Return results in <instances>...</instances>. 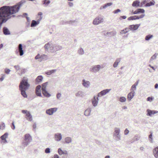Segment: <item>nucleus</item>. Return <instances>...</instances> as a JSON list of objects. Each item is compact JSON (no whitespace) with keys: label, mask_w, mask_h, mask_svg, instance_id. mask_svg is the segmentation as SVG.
I'll use <instances>...</instances> for the list:
<instances>
[{"label":"nucleus","mask_w":158,"mask_h":158,"mask_svg":"<svg viewBox=\"0 0 158 158\" xmlns=\"http://www.w3.org/2000/svg\"><path fill=\"white\" fill-rule=\"evenodd\" d=\"M20 5H15L11 6H4L1 7V26L9 18V16L18 12Z\"/></svg>","instance_id":"nucleus-1"},{"label":"nucleus","mask_w":158,"mask_h":158,"mask_svg":"<svg viewBox=\"0 0 158 158\" xmlns=\"http://www.w3.org/2000/svg\"><path fill=\"white\" fill-rule=\"evenodd\" d=\"M28 81L27 78L26 77H24L20 82L19 85V89L21 92V95L24 98H27V97L26 91L28 89L30 86Z\"/></svg>","instance_id":"nucleus-2"},{"label":"nucleus","mask_w":158,"mask_h":158,"mask_svg":"<svg viewBox=\"0 0 158 158\" xmlns=\"http://www.w3.org/2000/svg\"><path fill=\"white\" fill-rule=\"evenodd\" d=\"M32 140V137L29 134H26L24 136V140L23 142V145L26 147L28 145Z\"/></svg>","instance_id":"nucleus-3"},{"label":"nucleus","mask_w":158,"mask_h":158,"mask_svg":"<svg viewBox=\"0 0 158 158\" xmlns=\"http://www.w3.org/2000/svg\"><path fill=\"white\" fill-rule=\"evenodd\" d=\"M104 68V67L100 65H95L91 67L89 70L90 72L93 73H96L99 70Z\"/></svg>","instance_id":"nucleus-4"},{"label":"nucleus","mask_w":158,"mask_h":158,"mask_svg":"<svg viewBox=\"0 0 158 158\" xmlns=\"http://www.w3.org/2000/svg\"><path fill=\"white\" fill-rule=\"evenodd\" d=\"M120 132V129L119 128L116 127L114 128L113 133V137L117 141L120 140L121 139Z\"/></svg>","instance_id":"nucleus-5"},{"label":"nucleus","mask_w":158,"mask_h":158,"mask_svg":"<svg viewBox=\"0 0 158 158\" xmlns=\"http://www.w3.org/2000/svg\"><path fill=\"white\" fill-rule=\"evenodd\" d=\"M104 22V19L102 16H98L94 18L93 21V24L97 25Z\"/></svg>","instance_id":"nucleus-6"},{"label":"nucleus","mask_w":158,"mask_h":158,"mask_svg":"<svg viewBox=\"0 0 158 158\" xmlns=\"http://www.w3.org/2000/svg\"><path fill=\"white\" fill-rule=\"evenodd\" d=\"M22 112L25 114V117L27 120L31 121L33 120L32 117L30 112L26 110H23Z\"/></svg>","instance_id":"nucleus-7"},{"label":"nucleus","mask_w":158,"mask_h":158,"mask_svg":"<svg viewBox=\"0 0 158 158\" xmlns=\"http://www.w3.org/2000/svg\"><path fill=\"white\" fill-rule=\"evenodd\" d=\"M136 90L131 88L130 89V92L127 95V99L128 101H130L133 98L135 95V91Z\"/></svg>","instance_id":"nucleus-8"},{"label":"nucleus","mask_w":158,"mask_h":158,"mask_svg":"<svg viewBox=\"0 0 158 158\" xmlns=\"http://www.w3.org/2000/svg\"><path fill=\"white\" fill-rule=\"evenodd\" d=\"M62 135L60 133H56L54 134L53 139L56 142H59L62 139Z\"/></svg>","instance_id":"nucleus-9"},{"label":"nucleus","mask_w":158,"mask_h":158,"mask_svg":"<svg viewBox=\"0 0 158 158\" xmlns=\"http://www.w3.org/2000/svg\"><path fill=\"white\" fill-rule=\"evenodd\" d=\"M54 44L52 42H50L46 44L44 48L47 51H49L51 52Z\"/></svg>","instance_id":"nucleus-10"},{"label":"nucleus","mask_w":158,"mask_h":158,"mask_svg":"<svg viewBox=\"0 0 158 158\" xmlns=\"http://www.w3.org/2000/svg\"><path fill=\"white\" fill-rule=\"evenodd\" d=\"M145 16V14H142L140 16H131L127 19V20H135L137 19H142Z\"/></svg>","instance_id":"nucleus-11"},{"label":"nucleus","mask_w":158,"mask_h":158,"mask_svg":"<svg viewBox=\"0 0 158 158\" xmlns=\"http://www.w3.org/2000/svg\"><path fill=\"white\" fill-rule=\"evenodd\" d=\"M99 97H97L96 96H94L92 98L91 100L92 104L94 107H96L97 106L99 101L98 98Z\"/></svg>","instance_id":"nucleus-12"},{"label":"nucleus","mask_w":158,"mask_h":158,"mask_svg":"<svg viewBox=\"0 0 158 158\" xmlns=\"http://www.w3.org/2000/svg\"><path fill=\"white\" fill-rule=\"evenodd\" d=\"M111 90V89H104L98 94L97 96L98 97H101L102 96H104L108 93Z\"/></svg>","instance_id":"nucleus-13"},{"label":"nucleus","mask_w":158,"mask_h":158,"mask_svg":"<svg viewBox=\"0 0 158 158\" xmlns=\"http://www.w3.org/2000/svg\"><path fill=\"white\" fill-rule=\"evenodd\" d=\"M62 48V46L54 44L51 52H55L57 51L61 50Z\"/></svg>","instance_id":"nucleus-14"},{"label":"nucleus","mask_w":158,"mask_h":158,"mask_svg":"<svg viewBox=\"0 0 158 158\" xmlns=\"http://www.w3.org/2000/svg\"><path fill=\"white\" fill-rule=\"evenodd\" d=\"M57 108H53L47 110L46 111V113L50 115H52L54 113L56 112L57 110Z\"/></svg>","instance_id":"nucleus-15"},{"label":"nucleus","mask_w":158,"mask_h":158,"mask_svg":"<svg viewBox=\"0 0 158 158\" xmlns=\"http://www.w3.org/2000/svg\"><path fill=\"white\" fill-rule=\"evenodd\" d=\"M19 53L20 56H23L24 53L23 50L22 48V45L21 44H19L18 47V50L16 51V53L18 54Z\"/></svg>","instance_id":"nucleus-16"},{"label":"nucleus","mask_w":158,"mask_h":158,"mask_svg":"<svg viewBox=\"0 0 158 158\" xmlns=\"http://www.w3.org/2000/svg\"><path fill=\"white\" fill-rule=\"evenodd\" d=\"M58 152L60 156L64 155L67 156L68 155V152L66 150H62L61 148H59L58 149Z\"/></svg>","instance_id":"nucleus-17"},{"label":"nucleus","mask_w":158,"mask_h":158,"mask_svg":"<svg viewBox=\"0 0 158 158\" xmlns=\"http://www.w3.org/2000/svg\"><path fill=\"white\" fill-rule=\"evenodd\" d=\"M82 84L84 87L86 88L89 87L91 85L89 81L84 79L82 80Z\"/></svg>","instance_id":"nucleus-18"},{"label":"nucleus","mask_w":158,"mask_h":158,"mask_svg":"<svg viewBox=\"0 0 158 158\" xmlns=\"http://www.w3.org/2000/svg\"><path fill=\"white\" fill-rule=\"evenodd\" d=\"M146 112H147L146 114L147 115L150 116V117H152L154 114L157 113H158V111H157L155 110H151L149 109H148L147 110Z\"/></svg>","instance_id":"nucleus-19"},{"label":"nucleus","mask_w":158,"mask_h":158,"mask_svg":"<svg viewBox=\"0 0 158 158\" xmlns=\"http://www.w3.org/2000/svg\"><path fill=\"white\" fill-rule=\"evenodd\" d=\"M41 86L40 85L37 86L35 89V93L37 96L42 97L41 92Z\"/></svg>","instance_id":"nucleus-20"},{"label":"nucleus","mask_w":158,"mask_h":158,"mask_svg":"<svg viewBox=\"0 0 158 158\" xmlns=\"http://www.w3.org/2000/svg\"><path fill=\"white\" fill-rule=\"evenodd\" d=\"M8 134L7 133H6L3 135L1 137L2 139V143H7L6 138L8 137Z\"/></svg>","instance_id":"nucleus-21"},{"label":"nucleus","mask_w":158,"mask_h":158,"mask_svg":"<svg viewBox=\"0 0 158 158\" xmlns=\"http://www.w3.org/2000/svg\"><path fill=\"white\" fill-rule=\"evenodd\" d=\"M140 24H138L136 25H132L129 26V31H134L137 30L140 26Z\"/></svg>","instance_id":"nucleus-22"},{"label":"nucleus","mask_w":158,"mask_h":158,"mask_svg":"<svg viewBox=\"0 0 158 158\" xmlns=\"http://www.w3.org/2000/svg\"><path fill=\"white\" fill-rule=\"evenodd\" d=\"M145 10L143 9L139 8L137 9L134 12H133V14H137L139 13H142V14H144Z\"/></svg>","instance_id":"nucleus-23"},{"label":"nucleus","mask_w":158,"mask_h":158,"mask_svg":"<svg viewBox=\"0 0 158 158\" xmlns=\"http://www.w3.org/2000/svg\"><path fill=\"white\" fill-rule=\"evenodd\" d=\"M153 154L155 158H158V146L153 148L152 151Z\"/></svg>","instance_id":"nucleus-24"},{"label":"nucleus","mask_w":158,"mask_h":158,"mask_svg":"<svg viewBox=\"0 0 158 158\" xmlns=\"http://www.w3.org/2000/svg\"><path fill=\"white\" fill-rule=\"evenodd\" d=\"M85 95L84 93L81 90L77 91L75 94L76 97H82Z\"/></svg>","instance_id":"nucleus-25"},{"label":"nucleus","mask_w":158,"mask_h":158,"mask_svg":"<svg viewBox=\"0 0 158 158\" xmlns=\"http://www.w3.org/2000/svg\"><path fill=\"white\" fill-rule=\"evenodd\" d=\"M43 80V77L42 76L40 75L38 76L35 80V83L39 84L41 83Z\"/></svg>","instance_id":"nucleus-26"},{"label":"nucleus","mask_w":158,"mask_h":158,"mask_svg":"<svg viewBox=\"0 0 158 158\" xmlns=\"http://www.w3.org/2000/svg\"><path fill=\"white\" fill-rule=\"evenodd\" d=\"M140 2L139 0H136L134 1L132 4L133 7L137 8L140 7Z\"/></svg>","instance_id":"nucleus-27"},{"label":"nucleus","mask_w":158,"mask_h":158,"mask_svg":"<svg viewBox=\"0 0 158 158\" xmlns=\"http://www.w3.org/2000/svg\"><path fill=\"white\" fill-rule=\"evenodd\" d=\"M113 4V3L112 2H109L108 3H106L105 4H104L103 6H101L100 8V10H102V9H106L108 7L112 5Z\"/></svg>","instance_id":"nucleus-28"},{"label":"nucleus","mask_w":158,"mask_h":158,"mask_svg":"<svg viewBox=\"0 0 158 158\" xmlns=\"http://www.w3.org/2000/svg\"><path fill=\"white\" fill-rule=\"evenodd\" d=\"M121 58H117L116 59L115 61L113 64V67L116 68L117 67L118 64L120 62L121 60Z\"/></svg>","instance_id":"nucleus-29"},{"label":"nucleus","mask_w":158,"mask_h":158,"mask_svg":"<svg viewBox=\"0 0 158 158\" xmlns=\"http://www.w3.org/2000/svg\"><path fill=\"white\" fill-rule=\"evenodd\" d=\"M65 143L67 144L71 143L72 142V138L70 137H66L64 139Z\"/></svg>","instance_id":"nucleus-30"},{"label":"nucleus","mask_w":158,"mask_h":158,"mask_svg":"<svg viewBox=\"0 0 158 158\" xmlns=\"http://www.w3.org/2000/svg\"><path fill=\"white\" fill-rule=\"evenodd\" d=\"M116 32L114 31L110 32H105L104 33V35L106 36H112L114 35H115L116 34Z\"/></svg>","instance_id":"nucleus-31"},{"label":"nucleus","mask_w":158,"mask_h":158,"mask_svg":"<svg viewBox=\"0 0 158 158\" xmlns=\"http://www.w3.org/2000/svg\"><path fill=\"white\" fill-rule=\"evenodd\" d=\"M40 22L39 21L37 20L36 21L35 20H33L32 21L31 23V27H34L36 26L40 23Z\"/></svg>","instance_id":"nucleus-32"},{"label":"nucleus","mask_w":158,"mask_h":158,"mask_svg":"<svg viewBox=\"0 0 158 158\" xmlns=\"http://www.w3.org/2000/svg\"><path fill=\"white\" fill-rule=\"evenodd\" d=\"M3 32L6 35H9L10 34L9 30L6 27H4L3 29Z\"/></svg>","instance_id":"nucleus-33"},{"label":"nucleus","mask_w":158,"mask_h":158,"mask_svg":"<svg viewBox=\"0 0 158 158\" xmlns=\"http://www.w3.org/2000/svg\"><path fill=\"white\" fill-rule=\"evenodd\" d=\"M129 31V29L128 27H126L124 29L121 30L120 32L121 35H123L126 34Z\"/></svg>","instance_id":"nucleus-34"},{"label":"nucleus","mask_w":158,"mask_h":158,"mask_svg":"<svg viewBox=\"0 0 158 158\" xmlns=\"http://www.w3.org/2000/svg\"><path fill=\"white\" fill-rule=\"evenodd\" d=\"M42 15L43 13L41 12H39L38 13L36 17L37 20L39 21L40 22L43 18Z\"/></svg>","instance_id":"nucleus-35"},{"label":"nucleus","mask_w":158,"mask_h":158,"mask_svg":"<svg viewBox=\"0 0 158 158\" xmlns=\"http://www.w3.org/2000/svg\"><path fill=\"white\" fill-rule=\"evenodd\" d=\"M91 111L90 108H88L85 111V115L87 116H89L90 115Z\"/></svg>","instance_id":"nucleus-36"},{"label":"nucleus","mask_w":158,"mask_h":158,"mask_svg":"<svg viewBox=\"0 0 158 158\" xmlns=\"http://www.w3.org/2000/svg\"><path fill=\"white\" fill-rule=\"evenodd\" d=\"M77 53L79 55H83L84 54V49L81 47L79 48L77 51Z\"/></svg>","instance_id":"nucleus-37"},{"label":"nucleus","mask_w":158,"mask_h":158,"mask_svg":"<svg viewBox=\"0 0 158 158\" xmlns=\"http://www.w3.org/2000/svg\"><path fill=\"white\" fill-rule=\"evenodd\" d=\"M42 94L46 97H49L51 95L46 90L42 91Z\"/></svg>","instance_id":"nucleus-38"},{"label":"nucleus","mask_w":158,"mask_h":158,"mask_svg":"<svg viewBox=\"0 0 158 158\" xmlns=\"http://www.w3.org/2000/svg\"><path fill=\"white\" fill-rule=\"evenodd\" d=\"M48 85V82H46L42 84V91L46 90V87Z\"/></svg>","instance_id":"nucleus-39"},{"label":"nucleus","mask_w":158,"mask_h":158,"mask_svg":"<svg viewBox=\"0 0 158 158\" xmlns=\"http://www.w3.org/2000/svg\"><path fill=\"white\" fill-rule=\"evenodd\" d=\"M43 4L45 6H48L49 4L50 3V1L49 0H44L42 1Z\"/></svg>","instance_id":"nucleus-40"},{"label":"nucleus","mask_w":158,"mask_h":158,"mask_svg":"<svg viewBox=\"0 0 158 158\" xmlns=\"http://www.w3.org/2000/svg\"><path fill=\"white\" fill-rule=\"evenodd\" d=\"M153 37V35H147L145 37V40L146 41H149L151 39H152Z\"/></svg>","instance_id":"nucleus-41"},{"label":"nucleus","mask_w":158,"mask_h":158,"mask_svg":"<svg viewBox=\"0 0 158 158\" xmlns=\"http://www.w3.org/2000/svg\"><path fill=\"white\" fill-rule=\"evenodd\" d=\"M119 100L121 102H124L126 101V98L123 96L119 98Z\"/></svg>","instance_id":"nucleus-42"},{"label":"nucleus","mask_w":158,"mask_h":158,"mask_svg":"<svg viewBox=\"0 0 158 158\" xmlns=\"http://www.w3.org/2000/svg\"><path fill=\"white\" fill-rule=\"evenodd\" d=\"M56 71V69H53L50 70L46 73V74L48 75H50L52 73H55Z\"/></svg>","instance_id":"nucleus-43"},{"label":"nucleus","mask_w":158,"mask_h":158,"mask_svg":"<svg viewBox=\"0 0 158 158\" xmlns=\"http://www.w3.org/2000/svg\"><path fill=\"white\" fill-rule=\"evenodd\" d=\"M47 59V56L46 55H40V61H41L43 60H46Z\"/></svg>","instance_id":"nucleus-44"},{"label":"nucleus","mask_w":158,"mask_h":158,"mask_svg":"<svg viewBox=\"0 0 158 158\" xmlns=\"http://www.w3.org/2000/svg\"><path fill=\"white\" fill-rule=\"evenodd\" d=\"M155 4V2L154 1L151 2H149L146 3L145 6L146 7L154 5Z\"/></svg>","instance_id":"nucleus-45"},{"label":"nucleus","mask_w":158,"mask_h":158,"mask_svg":"<svg viewBox=\"0 0 158 158\" xmlns=\"http://www.w3.org/2000/svg\"><path fill=\"white\" fill-rule=\"evenodd\" d=\"M138 83L139 81H137L136 83H135L134 84L132 85L131 88L133 89H134L136 90V86L138 85Z\"/></svg>","instance_id":"nucleus-46"},{"label":"nucleus","mask_w":158,"mask_h":158,"mask_svg":"<svg viewBox=\"0 0 158 158\" xmlns=\"http://www.w3.org/2000/svg\"><path fill=\"white\" fill-rule=\"evenodd\" d=\"M140 137L138 135H135L133 138V139L135 141H137L139 140L140 139Z\"/></svg>","instance_id":"nucleus-47"},{"label":"nucleus","mask_w":158,"mask_h":158,"mask_svg":"<svg viewBox=\"0 0 158 158\" xmlns=\"http://www.w3.org/2000/svg\"><path fill=\"white\" fill-rule=\"evenodd\" d=\"M146 2H147V1L146 0L143 1L141 2H140V7H143L144 5L146 4Z\"/></svg>","instance_id":"nucleus-48"},{"label":"nucleus","mask_w":158,"mask_h":158,"mask_svg":"<svg viewBox=\"0 0 158 158\" xmlns=\"http://www.w3.org/2000/svg\"><path fill=\"white\" fill-rule=\"evenodd\" d=\"M157 56V54H154L151 57L150 61H152L153 60H155L156 59Z\"/></svg>","instance_id":"nucleus-49"},{"label":"nucleus","mask_w":158,"mask_h":158,"mask_svg":"<svg viewBox=\"0 0 158 158\" xmlns=\"http://www.w3.org/2000/svg\"><path fill=\"white\" fill-rule=\"evenodd\" d=\"M56 98L58 100H60L61 97V94L60 93H58L56 95Z\"/></svg>","instance_id":"nucleus-50"},{"label":"nucleus","mask_w":158,"mask_h":158,"mask_svg":"<svg viewBox=\"0 0 158 158\" xmlns=\"http://www.w3.org/2000/svg\"><path fill=\"white\" fill-rule=\"evenodd\" d=\"M154 98L153 97H148L147 99V100L148 101L151 102L153 101Z\"/></svg>","instance_id":"nucleus-51"},{"label":"nucleus","mask_w":158,"mask_h":158,"mask_svg":"<svg viewBox=\"0 0 158 158\" xmlns=\"http://www.w3.org/2000/svg\"><path fill=\"white\" fill-rule=\"evenodd\" d=\"M10 71V70L6 68L4 69L5 73L7 74H9Z\"/></svg>","instance_id":"nucleus-52"},{"label":"nucleus","mask_w":158,"mask_h":158,"mask_svg":"<svg viewBox=\"0 0 158 158\" xmlns=\"http://www.w3.org/2000/svg\"><path fill=\"white\" fill-rule=\"evenodd\" d=\"M129 131L127 128H126L124 131V135H127L129 133Z\"/></svg>","instance_id":"nucleus-53"},{"label":"nucleus","mask_w":158,"mask_h":158,"mask_svg":"<svg viewBox=\"0 0 158 158\" xmlns=\"http://www.w3.org/2000/svg\"><path fill=\"white\" fill-rule=\"evenodd\" d=\"M35 59L36 60H39V61L40 60V54H38L35 57Z\"/></svg>","instance_id":"nucleus-54"},{"label":"nucleus","mask_w":158,"mask_h":158,"mask_svg":"<svg viewBox=\"0 0 158 158\" xmlns=\"http://www.w3.org/2000/svg\"><path fill=\"white\" fill-rule=\"evenodd\" d=\"M6 77V75L5 74H2L1 77V81H3Z\"/></svg>","instance_id":"nucleus-55"},{"label":"nucleus","mask_w":158,"mask_h":158,"mask_svg":"<svg viewBox=\"0 0 158 158\" xmlns=\"http://www.w3.org/2000/svg\"><path fill=\"white\" fill-rule=\"evenodd\" d=\"M45 152L46 153H49L50 152V149L49 148H47L45 150Z\"/></svg>","instance_id":"nucleus-56"},{"label":"nucleus","mask_w":158,"mask_h":158,"mask_svg":"<svg viewBox=\"0 0 158 158\" xmlns=\"http://www.w3.org/2000/svg\"><path fill=\"white\" fill-rule=\"evenodd\" d=\"M121 12V10L119 9H118L116 10H114L113 11V13L114 14H116L118 12Z\"/></svg>","instance_id":"nucleus-57"},{"label":"nucleus","mask_w":158,"mask_h":158,"mask_svg":"<svg viewBox=\"0 0 158 158\" xmlns=\"http://www.w3.org/2000/svg\"><path fill=\"white\" fill-rule=\"evenodd\" d=\"M68 5L69 7H72L73 6V3L71 2H68Z\"/></svg>","instance_id":"nucleus-58"},{"label":"nucleus","mask_w":158,"mask_h":158,"mask_svg":"<svg viewBox=\"0 0 158 158\" xmlns=\"http://www.w3.org/2000/svg\"><path fill=\"white\" fill-rule=\"evenodd\" d=\"M14 67L15 69L17 71L20 69V66L18 65H15L14 66Z\"/></svg>","instance_id":"nucleus-59"},{"label":"nucleus","mask_w":158,"mask_h":158,"mask_svg":"<svg viewBox=\"0 0 158 158\" xmlns=\"http://www.w3.org/2000/svg\"><path fill=\"white\" fill-rule=\"evenodd\" d=\"M11 128L13 130L15 129V126L14 124V122H13L12 123V126H11Z\"/></svg>","instance_id":"nucleus-60"},{"label":"nucleus","mask_w":158,"mask_h":158,"mask_svg":"<svg viewBox=\"0 0 158 158\" xmlns=\"http://www.w3.org/2000/svg\"><path fill=\"white\" fill-rule=\"evenodd\" d=\"M32 127H33V129L34 130H35L36 129V125L35 123H34L33 124Z\"/></svg>","instance_id":"nucleus-61"},{"label":"nucleus","mask_w":158,"mask_h":158,"mask_svg":"<svg viewBox=\"0 0 158 158\" xmlns=\"http://www.w3.org/2000/svg\"><path fill=\"white\" fill-rule=\"evenodd\" d=\"M54 158H60L59 156L56 154H55L53 156Z\"/></svg>","instance_id":"nucleus-62"},{"label":"nucleus","mask_w":158,"mask_h":158,"mask_svg":"<svg viewBox=\"0 0 158 158\" xmlns=\"http://www.w3.org/2000/svg\"><path fill=\"white\" fill-rule=\"evenodd\" d=\"M155 88L157 89L158 88V84L156 83L155 85Z\"/></svg>","instance_id":"nucleus-63"},{"label":"nucleus","mask_w":158,"mask_h":158,"mask_svg":"<svg viewBox=\"0 0 158 158\" xmlns=\"http://www.w3.org/2000/svg\"><path fill=\"white\" fill-rule=\"evenodd\" d=\"M104 158H111L110 156L109 155L106 156Z\"/></svg>","instance_id":"nucleus-64"}]
</instances>
